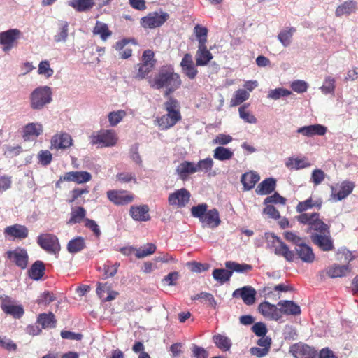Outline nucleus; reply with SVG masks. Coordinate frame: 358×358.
<instances>
[{
  "label": "nucleus",
  "instance_id": "f257e3e1",
  "mask_svg": "<svg viewBox=\"0 0 358 358\" xmlns=\"http://www.w3.org/2000/svg\"><path fill=\"white\" fill-rule=\"evenodd\" d=\"M182 85L178 73H176L171 65L161 67L150 83L152 87L159 90L164 88V96H169Z\"/></svg>",
  "mask_w": 358,
  "mask_h": 358
},
{
  "label": "nucleus",
  "instance_id": "f03ea898",
  "mask_svg": "<svg viewBox=\"0 0 358 358\" xmlns=\"http://www.w3.org/2000/svg\"><path fill=\"white\" fill-rule=\"evenodd\" d=\"M29 107L33 110L40 111L52 101V88L47 85L36 87L29 96Z\"/></svg>",
  "mask_w": 358,
  "mask_h": 358
},
{
  "label": "nucleus",
  "instance_id": "7ed1b4c3",
  "mask_svg": "<svg viewBox=\"0 0 358 358\" xmlns=\"http://www.w3.org/2000/svg\"><path fill=\"white\" fill-rule=\"evenodd\" d=\"M266 246L268 248H273L276 255L282 256L288 262L294 259V252L289 249V247L273 233L266 232L264 234Z\"/></svg>",
  "mask_w": 358,
  "mask_h": 358
},
{
  "label": "nucleus",
  "instance_id": "20e7f679",
  "mask_svg": "<svg viewBox=\"0 0 358 358\" xmlns=\"http://www.w3.org/2000/svg\"><path fill=\"white\" fill-rule=\"evenodd\" d=\"M117 141V137L113 130H103L90 136L91 143L98 145L101 148L114 146Z\"/></svg>",
  "mask_w": 358,
  "mask_h": 358
},
{
  "label": "nucleus",
  "instance_id": "39448f33",
  "mask_svg": "<svg viewBox=\"0 0 358 358\" xmlns=\"http://www.w3.org/2000/svg\"><path fill=\"white\" fill-rule=\"evenodd\" d=\"M36 242L43 250L50 254L58 253L61 248L58 238L52 234L38 235Z\"/></svg>",
  "mask_w": 358,
  "mask_h": 358
},
{
  "label": "nucleus",
  "instance_id": "423d86ee",
  "mask_svg": "<svg viewBox=\"0 0 358 358\" xmlns=\"http://www.w3.org/2000/svg\"><path fill=\"white\" fill-rule=\"evenodd\" d=\"M169 18V15L162 11L152 12L141 19V25L143 28L154 29L162 26Z\"/></svg>",
  "mask_w": 358,
  "mask_h": 358
},
{
  "label": "nucleus",
  "instance_id": "0eeeda50",
  "mask_svg": "<svg viewBox=\"0 0 358 358\" xmlns=\"http://www.w3.org/2000/svg\"><path fill=\"white\" fill-rule=\"evenodd\" d=\"M6 257L21 269L27 268L29 256L26 249L18 247L13 250H8L6 252Z\"/></svg>",
  "mask_w": 358,
  "mask_h": 358
},
{
  "label": "nucleus",
  "instance_id": "6e6552de",
  "mask_svg": "<svg viewBox=\"0 0 358 358\" xmlns=\"http://www.w3.org/2000/svg\"><path fill=\"white\" fill-rule=\"evenodd\" d=\"M190 197V192L185 188H181L169 195L168 203L172 206L183 208L189 202Z\"/></svg>",
  "mask_w": 358,
  "mask_h": 358
},
{
  "label": "nucleus",
  "instance_id": "1a4fd4ad",
  "mask_svg": "<svg viewBox=\"0 0 358 358\" xmlns=\"http://www.w3.org/2000/svg\"><path fill=\"white\" fill-rule=\"evenodd\" d=\"M108 199L117 206H124L134 201V196L123 190H109L107 192Z\"/></svg>",
  "mask_w": 358,
  "mask_h": 358
},
{
  "label": "nucleus",
  "instance_id": "9d476101",
  "mask_svg": "<svg viewBox=\"0 0 358 358\" xmlns=\"http://www.w3.org/2000/svg\"><path fill=\"white\" fill-rule=\"evenodd\" d=\"M21 31L17 29H11L6 31L0 32V44L3 45L4 52L9 51L14 43L20 37Z\"/></svg>",
  "mask_w": 358,
  "mask_h": 358
},
{
  "label": "nucleus",
  "instance_id": "9b49d317",
  "mask_svg": "<svg viewBox=\"0 0 358 358\" xmlns=\"http://www.w3.org/2000/svg\"><path fill=\"white\" fill-rule=\"evenodd\" d=\"M289 352L295 358H316L317 356L315 348L302 343H296L291 346Z\"/></svg>",
  "mask_w": 358,
  "mask_h": 358
},
{
  "label": "nucleus",
  "instance_id": "f8f14e48",
  "mask_svg": "<svg viewBox=\"0 0 358 358\" xmlns=\"http://www.w3.org/2000/svg\"><path fill=\"white\" fill-rule=\"evenodd\" d=\"M355 187V184L352 182L345 180L339 185V189L336 187H331V199L335 201H339L345 199L350 194Z\"/></svg>",
  "mask_w": 358,
  "mask_h": 358
},
{
  "label": "nucleus",
  "instance_id": "ddd939ff",
  "mask_svg": "<svg viewBox=\"0 0 358 358\" xmlns=\"http://www.w3.org/2000/svg\"><path fill=\"white\" fill-rule=\"evenodd\" d=\"M310 238L313 243L322 251H331L334 249V242L329 234H312Z\"/></svg>",
  "mask_w": 358,
  "mask_h": 358
},
{
  "label": "nucleus",
  "instance_id": "4468645a",
  "mask_svg": "<svg viewBox=\"0 0 358 358\" xmlns=\"http://www.w3.org/2000/svg\"><path fill=\"white\" fill-rule=\"evenodd\" d=\"M258 310L262 315L270 320L277 321L281 318L280 308L268 301L261 303L258 306Z\"/></svg>",
  "mask_w": 358,
  "mask_h": 358
},
{
  "label": "nucleus",
  "instance_id": "2eb2a0df",
  "mask_svg": "<svg viewBox=\"0 0 358 358\" xmlns=\"http://www.w3.org/2000/svg\"><path fill=\"white\" fill-rule=\"evenodd\" d=\"M180 66L182 73L189 79L193 80L196 78L198 71L194 65L192 56L186 53L183 56Z\"/></svg>",
  "mask_w": 358,
  "mask_h": 358
},
{
  "label": "nucleus",
  "instance_id": "dca6fc26",
  "mask_svg": "<svg viewBox=\"0 0 358 358\" xmlns=\"http://www.w3.org/2000/svg\"><path fill=\"white\" fill-rule=\"evenodd\" d=\"M256 290L251 286H244L236 289L232 296L234 298L241 297L243 302L248 306L252 305L255 301Z\"/></svg>",
  "mask_w": 358,
  "mask_h": 358
},
{
  "label": "nucleus",
  "instance_id": "f3484780",
  "mask_svg": "<svg viewBox=\"0 0 358 358\" xmlns=\"http://www.w3.org/2000/svg\"><path fill=\"white\" fill-rule=\"evenodd\" d=\"M4 234L13 239H24L28 236V228L20 224H15L5 228Z\"/></svg>",
  "mask_w": 358,
  "mask_h": 358
},
{
  "label": "nucleus",
  "instance_id": "a211bd4d",
  "mask_svg": "<svg viewBox=\"0 0 358 358\" xmlns=\"http://www.w3.org/2000/svg\"><path fill=\"white\" fill-rule=\"evenodd\" d=\"M149 207L147 205L131 206L129 210L131 217L135 221L145 222L150 219L148 213Z\"/></svg>",
  "mask_w": 358,
  "mask_h": 358
},
{
  "label": "nucleus",
  "instance_id": "6ab92c4d",
  "mask_svg": "<svg viewBox=\"0 0 358 358\" xmlns=\"http://www.w3.org/2000/svg\"><path fill=\"white\" fill-rule=\"evenodd\" d=\"M176 172L180 179L186 180L189 175L196 173L195 162L183 161L176 167Z\"/></svg>",
  "mask_w": 358,
  "mask_h": 358
},
{
  "label": "nucleus",
  "instance_id": "aec40b11",
  "mask_svg": "<svg viewBox=\"0 0 358 358\" xmlns=\"http://www.w3.org/2000/svg\"><path fill=\"white\" fill-rule=\"evenodd\" d=\"M296 131L304 136L311 137L315 135L324 136L327 133V129L322 124H316L300 127Z\"/></svg>",
  "mask_w": 358,
  "mask_h": 358
},
{
  "label": "nucleus",
  "instance_id": "412c9836",
  "mask_svg": "<svg viewBox=\"0 0 358 358\" xmlns=\"http://www.w3.org/2000/svg\"><path fill=\"white\" fill-rule=\"evenodd\" d=\"M72 144V138L69 134L62 133L56 134L51 139V148L59 149H66Z\"/></svg>",
  "mask_w": 358,
  "mask_h": 358
},
{
  "label": "nucleus",
  "instance_id": "4be33fe9",
  "mask_svg": "<svg viewBox=\"0 0 358 358\" xmlns=\"http://www.w3.org/2000/svg\"><path fill=\"white\" fill-rule=\"evenodd\" d=\"M203 227L216 228L221 222L218 210L215 208L209 210L200 221Z\"/></svg>",
  "mask_w": 358,
  "mask_h": 358
},
{
  "label": "nucleus",
  "instance_id": "5701e85b",
  "mask_svg": "<svg viewBox=\"0 0 358 358\" xmlns=\"http://www.w3.org/2000/svg\"><path fill=\"white\" fill-rule=\"evenodd\" d=\"M351 271V268L349 265H339L335 264L329 267H328L322 273H326V274L331 278H341L346 276Z\"/></svg>",
  "mask_w": 358,
  "mask_h": 358
},
{
  "label": "nucleus",
  "instance_id": "b1692460",
  "mask_svg": "<svg viewBox=\"0 0 358 358\" xmlns=\"http://www.w3.org/2000/svg\"><path fill=\"white\" fill-rule=\"evenodd\" d=\"M92 178L91 174L87 171H70L65 173L63 180L77 183H84L90 181Z\"/></svg>",
  "mask_w": 358,
  "mask_h": 358
},
{
  "label": "nucleus",
  "instance_id": "393cba45",
  "mask_svg": "<svg viewBox=\"0 0 358 358\" xmlns=\"http://www.w3.org/2000/svg\"><path fill=\"white\" fill-rule=\"evenodd\" d=\"M180 119V114H171L167 113L157 118V123L161 129L166 130L174 126Z\"/></svg>",
  "mask_w": 358,
  "mask_h": 358
},
{
  "label": "nucleus",
  "instance_id": "a878e982",
  "mask_svg": "<svg viewBox=\"0 0 358 358\" xmlns=\"http://www.w3.org/2000/svg\"><path fill=\"white\" fill-rule=\"evenodd\" d=\"M259 180L260 177L259 174L255 171H249L243 173L241 178L243 190L249 191L252 189Z\"/></svg>",
  "mask_w": 358,
  "mask_h": 358
},
{
  "label": "nucleus",
  "instance_id": "bb28decb",
  "mask_svg": "<svg viewBox=\"0 0 358 358\" xmlns=\"http://www.w3.org/2000/svg\"><path fill=\"white\" fill-rule=\"evenodd\" d=\"M295 251L299 257L304 262L312 263L315 259V255L312 248L306 244L301 243L295 247Z\"/></svg>",
  "mask_w": 358,
  "mask_h": 358
},
{
  "label": "nucleus",
  "instance_id": "cd10ccee",
  "mask_svg": "<svg viewBox=\"0 0 358 358\" xmlns=\"http://www.w3.org/2000/svg\"><path fill=\"white\" fill-rule=\"evenodd\" d=\"M196 66H206L212 59L211 52L208 50L206 45H199L195 55Z\"/></svg>",
  "mask_w": 358,
  "mask_h": 358
},
{
  "label": "nucleus",
  "instance_id": "c85d7f7f",
  "mask_svg": "<svg viewBox=\"0 0 358 358\" xmlns=\"http://www.w3.org/2000/svg\"><path fill=\"white\" fill-rule=\"evenodd\" d=\"M276 187V180L273 178H268L262 181L257 187L255 192L258 195H267L273 192Z\"/></svg>",
  "mask_w": 358,
  "mask_h": 358
},
{
  "label": "nucleus",
  "instance_id": "c756f323",
  "mask_svg": "<svg viewBox=\"0 0 358 358\" xmlns=\"http://www.w3.org/2000/svg\"><path fill=\"white\" fill-rule=\"evenodd\" d=\"M278 306L280 307L281 315H296L301 313V308L293 301H280L278 303Z\"/></svg>",
  "mask_w": 358,
  "mask_h": 358
},
{
  "label": "nucleus",
  "instance_id": "7c9ffc66",
  "mask_svg": "<svg viewBox=\"0 0 358 358\" xmlns=\"http://www.w3.org/2000/svg\"><path fill=\"white\" fill-rule=\"evenodd\" d=\"M43 131V127L40 123L31 122L26 124L23 129V138L29 140L32 137L38 136Z\"/></svg>",
  "mask_w": 358,
  "mask_h": 358
},
{
  "label": "nucleus",
  "instance_id": "2f4dec72",
  "mask_svg": "<svg viewBox=\"0 0 358 358\" xmlns=\"http://www.w3.org/2000/svg\"><path fill=\"white\" fill-rule=\"evenodd\" d=\"M357 6V3L355 1L350 0L345 1L336 8L335 14L337 17L350 15L356 11Z\"/></svg>",
  "mask_w": 358,
  "mask_h": 358
},
{
  "label": "nucleus",
  "instance_id": "473e14b6",
  "mask_svg": "<svg viewBox=\"0 0 358 358\" xmlns=\"http://www.w3.org/2000/svg\"><path fill=\"white\" fill-rule=\"evenodd\" d=\"M56 319L52 313H41L37 318V324L43 329L53 328L56 324Z\"/></svg>",
  "mask_w": 358,
  "mask_h": 358
},
{
  "label": "nucleus",
  "instance_id": "72a5a7b5",
  "mask_svg": "<svg viewBox=\"0 0 358 358\" xmlns=\"http://www.w3.org/2000/svg\"><path fill=\"white\" fill-rule=\"evenodd\" d=\"M45 273V265L42 261H36L29 270V277L34 280H38L42 278Z\"/></svg>",
  "mask_w": 358,
  "mask_h": 358
},
{
  "label": "nucleus",
  "instance_id": "f704fd0d",
  "mask_svg": "<svg viewBox=\"0 0 358 358\" xmlns=\"http://www.w3.org/2000/svg\"><path fill=\"white\" fill-rule=\"evenodd\" d=\"M295 32L294 27L285 28L279 32L278 39L284 47H288L292 42V37Z\"/></svg>",
  "mask_w": 358,
  "mask_h": 358
},
{
  "label": "nucleus",
  "instance_id": "c9c22d12",
  "mask_svg": "<svg viewBox=\"0 0 358 358\" xmlns=\"http://www.w3.org/2000/svg\"><path fill=\"white\" fill-rule=\"evenodd\" d=\"M94 0H71L69 5L78 12H85L90 10L94 6Z\"/></svg>",
  "mask_w": 358,
  "mask_h": 358
},
{
  "label": "nucleus",
  "instance_id": "e433bc0d",
  "mask_svg": "<svg viewBox=\"0 0 358 358\" xmlns=\"http://www.w3.org/2000/svg\"><path fill=\"white\" fill-rule=\"evenodd\" d=\"M85 247V239L81 236H78L69 241L67 244V250L71 254L77 253L83 250Z\"/></svg>",
  "mask_w": 358,
  "mask_h": 358
},
{
  "label": "nucleus",
  "instance_id": "4c0bfd02",
  "mask_svg": "<svg viewBox=\"0 0 358 358\" xmlns=\"http://www.w3.org/2000/svg\"><path fill=\"white\" fill-rule=\"evenodd\" d=\"M225 266L227 268L229 269L231 271V275L233 272H236L239 273H247L252 270V267L250 264H239L236 262L227 261L225 262Z\"/></svg>",
  "mask_w": 358,
  "mask_h": 358
},
{
  "label": "nucleus",
  "instance_id": "58836bf2",
  "mask_svg": "<svg viewBox=\"0 0 358 358\" xmlns=\"http://www.w3.org/2000/svg\"><path fill=\"white\" fill-rule=\"evenodd\" d=\"M92 32L94 35L100 36L103 41H106L112 35V31L108 29V25L101 21H96Z\"/></svg>",
  "mask_w": 358,
  "mask_h": 358
},
{
  "label": "nucleus",
  "instance_id": "ea45409f",
  "mask_svg": "<svg viewBox=\"0 0 358 358\" xmlns=\"http://www.w3.org/2000/svg\"><path fill=\"white\" fill-rule=\"evenodd\" d=\"M320 218V215L317 213H302L299 216L296 217L297 221L301 224H307L308 226V231L313 225V224L317 221Z\"/></svg>",
  "mask_w": 358,
  "mask_h": 358
},
{
  "label": "nucleus",
  "instance_id": "a19ab883",
  "mask_svg": "<svg viewBox=\"0 0 358 358\" xmlns=\"http://www.w3.org/2000/svg\"><path fill=\"white\" fill-rule=\"evenodd\" d=\"M212 275L217 282L220 285H223L224 283L229 281L231 277V271L228 268H215L213 271Z\"/></svg>",
  "mask_w": 358,
  "mask_h": 358
},
{
  "label": "nucleus",
  "instance_id": "79ce46f5",
  "mask_svg": "<svg viewBox=\"0 0 358 358\" xmlns=\"http://www.w3.org/2000/svg\"><path fill=\"white\" fill-rule=\"evenodd\" d=\"M233 156L234 152L223 146H218L213 150V157L220 161L231 159Z\"/></svg>",
  "mask_w": 358,
  "mask_h": 358
},
{
  "label": "nucleus",
  "instance_id": "37998d69",
  "mask_svg": "<svg viewBox=\"0 0 358 358\" xmlns=\"http://www.w3.org/2000/svg\"><path fill=\"white\" fill-rule=\"evenodd\" d=\"M86 210L83 207L79 206L71 209V217L67 222L68 224L80 223L85 217Z\"/></svg>",
  "mask_w": 358,
  "mask_h": 358
},
{
  "label": "nucleus",
  "instance_id": "c03bdc74",
  "mask_svg": "<svg viewBox=\"0 0 358 358\" xmlns=\"http://www.w3.org/2000/svg\"><path fill=\"white\" fill-rule=\"evenodd\" d=\"M335 89L336 80L330 76H326L323 81L322 85L320 87V90H321L322 93L325 95H334Z\"/></svg>",
  "mask_w": 358,
  "mask_h": 358
},
{
  "label": "nucleus",
  "instance_id": "a18cd8bd",
  "mask_svg": "<svg viewBox=\"0 0 358 358\" xmlns=\"http://www.w3.org/2000/svg\"><path fill=\"white\" fill-rule=\"evenodd\" d=\"M213 340L216 346L223 351H228L231 347V340L224 335H215L213 337Z\"/></svg>",
  "mask_w": 358,
  "mask_h": 358
},
{
  "label": "nucleus",
  "instance_id": "49530a36",
  "mask_svg": "<svg viewBox=\"0 0 358 358\" xmlns=\"http://www.w3.org/2000/svg\"><path fill=\"white\" fill-rule=\"evenodd\" d=\"M1 309L6 314L10 315L15 318H20L24 314V309L21 306L3 303Z\"/></svg>",
  "mask_w": 358,
  "mask_h": 358
},
{
  "label": "nucleus",
  "instance_id": "de8ad7c7",
  "mask_svg": "<svg viewBox=\"0 0 358 358\" xmlns=\"http://www.w3.org/2000/svg\"><path fill=\"white\" fill-rule=\"evenodd\" d=\"M322 203L321 200L313 201L311 198H309L304 201L299 202L296 206V210L299 213H302L314 206L320 208Z\"/></svg>",
  "mask_w": 358,
  "mask_h": 358
},
{
  "label": "nucleus",
  "instance_id": "09e8293b",
  "mask_svg": "<svg viewBox=\"0 0 358 358\" xmlns=\"http://www.w3.org/2000/svg\"><path fill=\"white\" fill-rule=\"evenodd\" d=\"M59 30L54 36V40L57 43L66 42L68 37L69 24L67 22L61 21L59 23Z\"/></svg>",
  "mask_w": 358,
  "mask_h": 358
},
{
  "label": "nucleus",
  "instance_id": "8fccbe9b",
  "mask_svg": "<svg viewBox=\"0 0 358 358\" xmlns=\"http://www.w3.org/2000/svg\"><path fill=\"white\" fill-rule=\"evenodd\" d=\"M312 234H329V227L325 224L320 218L316 221L310 229L308 231Z\"/></svg>",
  "mask_w": 358,
  "mask_h": 358
},
{
  "label": "nucleus",
  "instance_id": "3c124183",
  "mask_svg": "<svg viewBox=\"0 0 358 358\" xmlns=\"http://www.w3.org/2000/svg\"><path fill=\"white\" fill-rule=\"evenodd\" d=\"M38 73L44 76L45 78H50L54 74V70L50 67L48 60H42L38 66Z\"/></svg>",
  "mask_w": 358,
  "mask_h": 358
},
{
  "label": "nucleus",
  "instance_id": "603ef678",
  "mask_svg": "<svg viewBox=\"0 0 358 358\" xmlns=\"http://www.w3.org/2000/svg\"><path fill=\"white\" fill-rule=\"evenodd\" d=\"M250 96L249 93L243 89H239L235 92L233 98L231 100V106H235L240 105L243 101L248 99Z\"/></svg>",
  "mask_w": 358,
  "mask_h": 358
},
{
  "label": "nucleus",
  "instance_id": "864d4df0",
  "mask_svg": "<svg viewBox=\"0 0 358 358\" xmlns=\"http://www.w3.org/2000/svg\"><path fill=\"white\" fill-rule=\"evenodd\" d=\"M138 72L135 76V78L137 80H143L147 77L149 73L153 69L155 66L150 65L145 63H139L137 64Z\"/></svg>",
  "mask_w": 358,
  "mask_h": 358
},
{
  "label": "nucleus",
  "instance_id": "5fc2aeb1",
  "mask_svg": "<svg viewBox=\"0 0 358 358\" xmlns=\"http://www.w3.org/2000/svg\"><path fill=\"white\" fill-rule=\"evenodd\" d=\"M156 249L157 248L155 244L148 243L143 248H136L135 255L138 259H142L153 254Z\"/></svg>",
  "mask_w": 358,
  "mask_h": 358
},
{
  "label": "nucleus",
  "instance_id": "6e6d98bb",
  "mask_svg": "<svg viewBox=\"0 0 358 358\" xmlns=\"http://www.w3.org/2000/svg\"><path fill=\"white\" fill-rule=\"evenodd\" d=\"M168 97V100L164 103L165 109L167 113L171 114H180L179 110L180 105L178 100L170 96Z\"/></svg>",
  "mask_w": 358,
  "mask_h": 358
},
{
  "label": "nucleus",
  "instance_id": "4d7b16f0",
  "mask_svg": "<svg viewBox=\"0 0 358 358\" xmlns=\"http://www.w3.org/2000/svg\"><path fill=\"white\" fill-rule=\"evenodd\" d=\"M290 94H292L291 91L282 87H278L274 90H271L268 92L267 97L273 100H278L282 97L287 96Z\"/></svg>",
  "mask_w": 358,
  "mask_h": 358
},
{
  "label": "nucleus",
  "instance_id": "13d9d810",
  "mask_svg": "<svg viewBox=\"0 0 358 358\" xmlns=\"http://www.w3.org/2000/svg\"><path fill=\"white\" fill-rule=\"evenodd\" d=\"M126 116V112L123 110L110 112L108 115V121L111 127L116 126Z\"/></svg>",
  "mask_w": 358,
  "mask_h": 358
},
{
  "label": "nucleus",
  "instance_id": "bf43d9fd",
  "mask_svg": "<svg viewBox=\"0 0 358 358\" xmlns=\"http://www.w3.org/2000/svg\"><path fill=\"white\" fill-rule=\"evenodd\" d=\"M194 34L199 42V45H206L207 41V28L197 24L194 27Z\"/></svg>",
  "mask_w": 358,
  "mask_h": 358
},
{
  "label": "nucleus",
  "instance_id": "052dcab7",
  "mask_svg": "<svg viewBox=\"0 0 358 358\" xmlns=\"http://www.w3.org/2000/svg\"><path fill=\"white\" fill-rule=\"evenodd\" d=\"M127 42L123 40L117 41L115 44V49L119 51V55L122 59H128L131 56L132 50L129 48H125Z\"/></svg>",
  "mask_w": 358,
  "mask_h": 358
},
{
  "label": "nucleus",
  "instance_id": "680f3d73",
  "mask_svg": "<svg viewBox=\"0 0 358 358\" xmlns=\"http://www.w3.org/2000/svg\"><path fill=\"white\" fill-rule=\"evenodd\" d=\"M213 164V160L209 157L199 160L197 163H195L196 172H208L212 169Z\"/></svg>",
  "mask_w": 358,
  "mask_h": 358
},
{
  "label": "nucleus",
  "instance_id": "e2e57ef3",
  "mask_svg": "<svg viewBox=\"0 0 358 358\" xmlns=\"http://www.w3.org/2000/svg\"><path fill=\"white\" fill-rule=\"evenodd\" d=\"M248 106L243 105L238 108L240 117L245 122L250 124H255L257 118L249 111L246 110Z\"/></svg>",
  "mask_w": 358,
  "mask_h": 358
},
{
  "label": "nucleus",
  "instance_id": "0e129e2a",
  "mask_svg": "<svg viewBox=\"0 0 358 358\" xmlns=\"http://www.w3.org/2000/svg\"><path fill=\"white\" fill-rule=\"evenodd\" d=\"M208 205L206 203H201L191 208V213L194 217L199 218V221L203 217L208 211Z\"/></svg>",
  "mask_w": 358,
  "mask_h": 358
},
{
  "label": "nucleus",
  "instance_id": "69168bd1",
  "mask_svg": "<svg viewBox=\"0 0 358 358\" xmlns=\"http://www.w3.org/2000/svg\"><path fill=\"white\" fill-rule=\"evenodd\" d=\"M293 166L296 170L307 168L310 166V163L304 159H289V162H286V166L289 167Z\"/></svg>",
  "mask_w": 358,
  "mask_h": 358
},
{
  "label": "nucleus",
  "instance_id": "338daca9",
  "mask_svg": "<svg viewBox=\"0 0 358 358\" xmlns=\"http://www.w3.org/2000/svg\"><path fill=\"white\" fill-rule=\"evenodd\" d=\"M120 265V264L119 262H115L113 265H110L108 263L104 264L103 266L104 278H108L113 277L117 273Z\"/></svg>",
  "mask_w": 358,
  "mask_h": 358
},
{
  "label": "nucleus",
  "instance_id": "774afa93",
  "mask_svg": "<svg viewBox=\"0 0 358 358\" xmlns=\"http://www.w3.org/2000/svg\"><path fill=\"white\" fill-rule=\"evenodd\" d=\"M193 358H208V352L203 348L193 344L192 347Z\"/></svg>",
  "mask_w": 358,
  "mask_h": 358
}]
</instances>
